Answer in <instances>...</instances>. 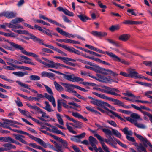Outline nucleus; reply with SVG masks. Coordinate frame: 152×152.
Listing matches in <instances>:
<instances>
[{"label": "nucleus", "instance_id": "45", "mask_svg": "<svg viewBox=\"0 0 152 152\" xmlns=\"http://www.w3.org/2000/svg\"><path fill=\"white\" fill-rule=\"evenodd\" d=\"M102 131L105 133V134H107L106 137H108V136H111V135L112 134V132L111 131L106 128H103V129H102Z\"/></svg>", "mask_w": 152, "mask_h": 152}, {"label": "nucleus", "instance_id": "35", "mask_svg": "<svg viewBox=\"0 0 152 152\" xmlns=\"http://www.w3.org/2000/svg\"><path fill=\"white\" fill-rule=\"evenodd\" d=\"M24 21L25 20L22 18L17 17L12 20L11 21V22L13 24H16Z\"/></svg>", "mask_w": 152, "mask_h": 152}, {"label": "nucleus", "instance_id": "58", "mask_svg": "<svg viewBox=\"0 0 152 152\" xmlns=\"http://www.w3.org/2000/svg\"><path fill=\"white\" fill-rule=\"evenodd\" d=\"M70 139L71 140L76 142H81L80 139L77 135L74 136L73 137L71 138Z\"/></svg>", "mask_w": 152, "mask_h": 152}, {"label": "nucleus", "instance_id": "18", "mask_svg": "<svg viewBox=\"0 0 152 152\" xmlns=\"http://www.w3.org/2000/svg\"><path fill=\"white\" fill-rule=\"evenodd\" d=\"M45 98H47L50 102L52 103V104L54 107H56V102L55 98L53 96V95H50L47 93H44Z\"/></svg>", "mask_w": 152, "mask_h": 152}, {"label": "nucleus", "instance_id": "42", "mask_svg": "<svg viewBox=\"0 0 152 152\" xmlns=\"http://www.w3.org/2000/svg\"><path fill=\"white\" fill-rule=\"evenodd\" d=\"M112 131L113 134L115 136L119 138H121V134L118 130L112 129Z\"/></svg>", "mask_w": 152, "mask_h": 152}, {"label": "nucleus", "instance_id": "31", "mask_svg": "<svg viewBox=\"0 0 152 152\" xmlns=\"http://www.w3.org/2000/svg\"><path fill=\"white\" fill-rule=\"evenodd\" d=\"M12 73L16 76L19 77H23L25 75H28L27 72L21 71L13 72Z\"/></svg>", "mask_w": 152, "mask_h": 152}, {"label": "nucleus", "instance_id": "21", "mask_svg": "<svg viewBox=\"0 0 152 152\" xmlns=\"http://www.w3.org/2000/svg\"><path fill=\"white\" fill-rule=\"evenodd\" d=\"M16 14L12 12H6L2 13V15L8 18H12L16 17Z\"/></svg>", "mask_w": 152, "mask_h": 152}, {"label": "nucleus", "instance_id": "25", "mask_svg": "<svg viewBox=\"0 0 152 152\" xmlns=\"http://www.w3.org/2000/svg\"><path fill=\"white\" fill-rule=\"evenodd\" d=\"M3 146L4 147L6 151H8L12 149H15L16 148L15 146L9 143L4 144L3 145Z\"/></svg>", "mask_w": 152, "mask_h": 152}, {"label": "nucleus", "instance_id": "12", "mask_svg": "<svg viewBox=\"0 0 152 152\" xmlns=\"http://www.w3.org/2000/svg\"><path fill=\"white\" fill-rule=\"evenodd\" d=\"M36 111L38 113L41 114L42 115V117H38V118L41 120L45 121H46V120L44 119L43 118L45 119H48L50 118L49 116L47 115L46 112L43 111L39 107H38Z\"/></svg>", "mask_w": 152, "mask_h": 152}, {"label": "nucleus", "instance_id": "8", "mask_svg": "<svg viewBox=\"0 0 152 152\" xmlns=\"http://www.w3.org/2000/svg\"><path fill=\"white\" fill-rule=\"evenodd\" d=\"M45 65L48 68H54L56 69H61V67H65L64 65L58 63H55L53 61L49 60L46 62Z\"/></svg>", "mask_w": 152, "mask_h": 152}, {"label": "nucleus", "instance_id": "63", "mask_svg": "<svg viewBox=\"0 0 152 152\" xmlns=\"http://www.w3.org/2000/svg\"><path fill=\"white\" fill-rule=\"evenodd\" d=\"M135 23V21L129 20H126L124 21L122 23L123 24L127 25H133Z\"/></svg>", "mask_w": 152, "mask_h": 152}, {"label": "nucleus", "instance_id": "39", "mask_svg": "<svg viewBox=\"0 0 152 152\" xmlns=\"http://www.w3.org/2000/svg\"><path fill=\"white\" fill-rule=\"evenodd\" d=\"M16 83L21 87H22L24 88L29 90H31L30 88L28 86V85L26 84L23 83L21 81L18 80L16 81Z\"/></svg>", "mask_w": 152, "mask_h": 152}, {"label": "nucleus", "instance_id": "49", "mask_svg": "<svg viewBox=\"0 0 152 152\" xmlns=\"http://www.w3.org/2000/svg\"><path fill=\"white\" fill-rule=\"evenodd\" d=\"M66 127H67V129L70 132L73 134H77L76 132L75 131H74L73 130L72 127L70 126L69 125V123H66Z\"/></svg>", "mask_w": 152, "mask_h": 152}, {"label": "nucleus", "instance_id": "52", "mask_svg": "<svg viewBox=\"0 0 152 152\" xmlns=\"http://www.w3.org/2000/svg\"><path fill=\"white\" fill-rule=\"evenodd\" d=\"M44 29H45V31L42 29L41 31L43 33L46 34L49 36H50L51 37H52V35H51V34L52 31L48 29H46L45 28H44Z\"/></svg>", "mask_w": 152, "mask_h": 152}, {"label": "nucleus", "instance_id": "11", "mask_svg": "<svg viewBox=\"0 0 152 152\" xmlns=\"http://www.w3.org/2000/svg\"><path fill=\"white\" fill-rule=\"evenodd\" d=\"M18 59L19 61H21L24 63L32 65H35L34 64L33 62L31 61V59L26 56L20 55L18 57Z\"/></svg>", "mask_w": 152, "mask_h": 152}, {"label": "nucleus", "instance_id": "13", "mask_svg": "<svg viewBox=\"0 0 152 152\" xmlns=\"http://www.w3.org/2000/svg\"><path fill=\"white\" fill-rule=\"evenodd\" d=\"M64 116L68 120L75 123V127L76 128H81L83 126L82 123L75 120L73 118L67 115H65Z\"/></svg>", "mask_w": 152, "mask_h": 152}, {"label": "nucleus", "instance_id": "2", "mask_svg": "<svg viewBox=\"0 0 152 152\" xmlns=\"http://www.w3.org/2000/svg\"><path fill=\"white\" fill-rule=\"evenodd\" d=\"M94 136L96 137L99 140L101 144L103 150L105 151L109 150L108 148L106 145L104 143V142H105L107 144L110 145L112 142L113 143L115 144H116V142L115 141L111 136L108 137L109 139H104L101 136L98 134L97 133H95L94 134Z\"/></svg>", "mask_w": 152, "mask_h": 152}, {"label": "nucleus", "instance_id": "51", "mask_svg": "<svg viewBox=\"0 0 152 152\" xmlns=\"http://www.w3.org/2000/svg\"><path fill=\"white\" fill-rule=\"evenodd\" d=\"M93 94H94V95H96L97 96L104 99H106L107 96H106L105 95H104V94H99L98 93H97L95 92H93Z\"/></svg>", "mask_w": 152, "mask_h": 152}, {"label": "nucleus", "instance_id": "17", "mask_svg": "<svg viewBox=\"0 0 152 152\" xmlns=\"http://www.w3.org/2000/svg\"><path fill=\"white\" fill-rule=\"evenodd\" d=\"M129 77L133 78H138L139 75L134 69H130L128 70Z\"/></svg>", "mask_w": 152, "mask_h": 152}, {"label": "nucleus", "instance_id": "61", "mask_svg": "<svg viewBox=\"0 0 152 152\" xmlns=\"http://www.w3.org/2000/svg\"><path fill=\"white\" fill-rule=\"evenodd\" d=\"M61 102L59 100L57 101V110L58 112H61L62 111Z\"/></svg>", "mask_w": 152, "mask_h": 152}, {"label": "nucleus", "instance_id": "1", "mask_svg": "<svg viewBox=\"0 0 152 152\" xmlns=\"http://www.w3.org/2000/svg\"><path fill=\"white\" fill-rule=\"evenodd\" d=\"M94 136L96 137L99 140L101 144L103 150L105 151L109 150L108 148L106 145L104 143V142H105L107 144L110 145L112 142L113 143L115 144H116V142L115 141L111 136L108 137L109 139H104L101 136L98 134L97 133H95L94 134Z\"/></svg>", "mask_w": 152, "mask_h": 152}, {"label": "nucleus", "instance_id": "30", "mask_svg": "<svg viewBox=\"0 0 152 152\" xmlns=\"http://www.w3.org/2000/svg\"><path fill=\"white\" fill-rule=\"evenodd\" d=\"M44 103L46 105L45 107H43L44 109L49 112H52L54 111V110L51 109V106L48 102L46 101H45Z\"/></svg>", "mask_w": 152, "mask_h": 152}, {"label": "nucleus", "instance_id": "46", "mask_svg": "<svg viewBox=\"0 0 152 152\" xmlns=\"http://www.w3.org/2000/svg\"><path fill=\"white\" fill-rule=\"evenodd\" d=\"M56 115L59 124L61 125H63L64 121L63 119L61 118V115L59 113H57Z\"/></svg>", "mask_w": 152, "mask_h": 152}, {"label": "nucleus", "instance_id": "3", "mask_svg": "<svg viewBox=\"0 0 152 152\" xmlns=\"http://www.w3.org/2000/svg\"><path fill=\"white\" fill-rule=\"evenodd\" d=\"M96 51L104 54H105L106 53L110 57L112 58L114 60L118 62H121L124 64H126V62L125 60H121L120 58L112 52H109L107 51L104 52L100 49H98L97 48L96 49Z\"/></svg>", "mask_w": 152, "mask_h": 152}, {"label": "nucleus", "instance_id": "4", "mask_svg": "<svg viewBox=\"0 0 152 152\" xmlns=\"http://www.w3.org/2000/svg\"><path fill=\"white\" fill-rule=\"evenodd\" d=\"M102 88H104L105 93L119 96H121L118 93H119L120 91L117 88H110L106 86H103Z\"/></svg>", "mask_w": 152, "mask_h": 152}, {"label": "nucleus", "instance_id": "15", "mask_svg": "<svg viewBox=\"0 0 152 152\" xmlns=\"http://www.w3.org/2000/svg\"><path fill=\"white\" fill-rule=\"evenodd\" d=\"M3 124L4 125H6L7 126H12L13 124H16L18 125H22L20 123H19L16 121H12L8 119H5Z\"/></svg>", "mask_w": 152, "mask_h": 152}, {"label": "nucleus", "instance_id": "37", "mask_svg": "<svg viewBox=\"0 0 152 152\" xmlns=\"http://www.w3.org/2000/svg\"><path fill=\"white\" fill-rule=\"evenodd\" d=\"M146 148L144 146H143L141 143H140L137 148L138 152H142V151L144 152H147Z\"/></svg>", "mask_w": 152, "mask_h": 152}, {"label": "nucleus", "instance_id": "14", "mask_svg": "<svg viewBox=\"0 0 152 152\" xmlns=\"http://www.w3.org/2000/svg\"><path fill=\"white\" fill-rule=\"evenodd\" d=\"M20 50L22 53L26 55L31 56L36 58H37L39 57L38 56L34 53L31 52H28L26 51L22 46H21Z\"/></svg>", "mask_w": 152, "mask_h": 152}, {"label": "nucleus", "instance_id": "47", "mask_svg": "<svg viewBox=\"0 0 152 152\" xmlns=\"http://www.w3.org/2000/svg\"><path fill=\"white\" fill-rule=\"evenodd\" d=\"M29 78L32 81H37L40 80V77L36 75H32L29 76Z\"/></svg>", "mask_w": 152, "mask_h": 152}, {"label": "nucleus", "instance_id": "32", "mask_svg": "<svg viewBox=\"0 0 152 152\" xmlns=\"http://www.w3.org/2000/svg\"><path fill=\"white\" fill-rule=\"evenodd\" d=\"M13 131L16 132L17 133H19L21 134H24L27 135L28 136L30 137L32 139L34 140V138H35L36 137L33 136L32 135H31L30 134L26 132H24L20 130H13Z\"/></svg>", "mask_w": 152, "mask_h": 152}, {"label": "nucleus", "instance_id": "9", "mask_svg": "<svg viewBox=\"0 0 152 152\" xmlns=\"http://www.w3.org/2000/svg\"><path fill=\"white\" fill-rule=\"evenodd\" d=\"M104 108L107 110V111H105V112L111 118H114V116H115L121 120H123V118L116 113L109 110L106 107H104Z\"/></svg>", "mask_w": 152, "mask_h": 152}, {"label": "nucleus", "instance_id": "24", "mask_svg": "<svg viewBox=\"0 0 152 152\" xmlns=\"http://www.w3.org/2000/svg\"><path fill=\"white\" fill-rule=\"evenodd\" d=\"M14 24L13 23H12L11 22L10 23H6V26H7L10 28H23V27L20 25L19 24H16V25H14Z\"/></svg>", "mask_w": 152, "mask_h": 152}, {"label": "nucleus", "instance_id": "36", "mask_svg": "<svg viewBox=\"0 0 152 152\" xmlns=\"http://www.w3.org/2000/svg\"><path fill=\"white\" fill-rule=\"evenodd\" d=\"M77 16L80 20L83 22H86L87 20L89 19V18L88 17L83 14H80Z\"/></svg>", "mask_w": 152, "mask_h": 152}, {"label": "nucleus", "instance_id": "44", "mask_svg": "<svg viewBox=\"0 0 152 152\" xmlns=\"http://www.w3.org/2000/svg\"><path fill=\"white\" fill-rule=\"evenodd\" d=\"M106 40L110 43H111L117 47H118L119 45L117 42L115 41L114 40L110 39H107Z\"/></svg>", "mask_w": 152, "mask_h": 152}, {"label": "nucleus", "instance_id": "40", "mask_svg": "<svg viewBox=\"0 0 152 152\" xmlns=\"http://www.w3.org/2000/svg\"><path fill=\"white\" fill-rule=\"evenodd\" d=\"M91 102L98 106H101L102 105V102L100 100H98L96 99H93V100L91 101Z\"/></svg>", "mask_w": 152, "mask_h": 152}, {"label": "nucleus", "instance_id": "60", "mask_svg": "<svg viewBox=\"0 0 152 152\" xmlns=\"http://www.w3.org/2000/svg\"><path fill=\"white\" fill-rule=\"evenodd\" d=\"M26 104L30 108L35 110L36 111L38 109V107L36 105L32 106L30 104L28 103H26Z\"/></svg>", "mask_w": 152, "mask_h": 152}, {"label": "nucleus", "instance_id": "59", "mask_svg": "<svg viewBox=\"0 0 152 152\" xmlns=\"http://www.w3.org/2000/svg\"><path fill=\"white\" fill-rule=\"evenodd\" d=\"M22 34H24L28 35L29 37V38L32 39L33 37H31L34 36V35L31 33H29L28 31L26 30H22Z\"/></svg>", "mask_w": 152, "mask_h": 152}, {"label": "nucleus", "instance_id": "64", "mask_svg": "<svg viewBox=\"0 0 152 152\" xmlns=\"http://www.w3.org/2000/svg\"><path fill=\"white\" fill-rule=\"evenodd\" d=\"M141 111L143 114H144L145 115H147L150 118V120L151 122L152 123V115H151L149 113L145 111H142V110Z\"/></svg>", "mask_w": 152, "mask_h": 152}, {"label": "nucleus", "instance_id": "23", "mask_svg": "<svg viewBox=\"0 0 152 152\" xmlns=\"http://www.w3.org/2000/svg\"><path fill=\"white\" fill-rule=\"evenodd\" d=\"M130 37V35L127 34H123L121 35L118 37V39L123 41H126L129 40Z\"/></svg>", "mask_w": 152, "mask_h": 152}, {"label": "nucleus", "instance_id": "6", "mask_svg": "<svg viewBox=\"0 0 152 152\" xmlns=\"http://www.w3.org/2000/svg\"><path fill=\"white\" fill-rule=\"evenodd\" d=\"M134 134L142 142L145 147H147L148 145L152 149V145L146 138L144 137L135 132L134 133Z\"/></svg>", "mask_w": 152, "mask_h": 152}, {"label": "nucleus", "instance_id": "29", "mask_svg": "<svg viewBox=\"0 0 152 152\" xmlns=\"http://www.w3.org/2000/svg\"><path fill=\"white\" fill-rule=\"evenodd\" d=\"M90 144L92 146H93L97 144V140L92 136H90L88 138Z\"/></svg>", "mask_w": 152, "mask_h": 152}, {"label": "nucleus", "instance_id": "62", "mask_svg": "<svg viewBox=\"0 0 152 152\" xmlns=\"http://www.w3.org/2000/svg\"><path fill=\"white\" fill-rule=\"evenodd\" d=\"M43 84L44 85V87H45V89H46L47 92H48L50 95H53V93L52 92L51 89L48 86Z\"/></svg>", "mask_w": 152, "mask_h": 152}, {"label": "nucleus", "instance_id": "10", "mask_svg": "<svg viewBox=\"0 0 152 152\" xmlns=\"http://www.w3.org/2000/svg\"><path fill=\"white\" fill-rule=\"evenodd\" d=\"M34 140L35 141L38 142L39 144L45 148H46L48 146L50 148L53 150H54L55 148L52 145H50L49 143H45L42 139L36 137L35 138H34Z\"/></svg>", "mask_w": 152, "mask_h": 152}, {"label": "nucleus", "instance_id": "53", "mask_svg": "<svg viewBox=\"0 0 152 152\" xmlns=\"http://www.w3.org/2000/svg\"><path fill=\"white\" fill-rule=\"evenodd\" d=\"M135 125L138 128L144 129L146 128V126L144 124L137 123V121L135 122Z\"/></svg>", "mask_w": 152, "mask_h": 152}, {"label": "nucleus", "instance_id": "19", "mask_svg": "<svg viewBox=\"0 0 152 152\" xmlns=\"http://www.w3.org/2000/svg\"><path fill=\"white\" fill-rule=\"evenodd\" d=\"M64 108L67 109H69V105H72L74 107H77L80 108L81 106L78 105L77 103L74 102H69L68 104H66L64 102H61Z\"/></svg>", "mask_w": 152, "mask_h": 152}, {"label": "nucleus", "instance_id": "20", "mask_svg": "<svg viewBox=\"0 0 152 152\" xmlns=\"http://www.w3.org/2000/svg\"><path fill=\"white\" fill-rule=\"evenodd\" d=\"M61 84L64 86L66 89V91L69 93H71L72 91L73 90V84H70L69 83H61Z\"/></svg>", "mask_w": 152, "mask_h": 152}, {"label": "nucleus", "instance_id": "5", "mask_svg": "<svg viewBox=\"0 0 152 152\" xmlns=\"http://www.w3.org/2000/svg\"><path fill=\"white\" fill-rule=\"evenodd\" d=\"M56 29L58 33L61 34V35H64L67 37L70 38L74 37H76L80 39L83 41L86 40L83 37L80 35H77L75 36V35H73L69 33L64 31L62 29L59 27L56 28Z\"/></svg>", "mask_w": 152, "mask_h": 152}, {"label": "nucleus", "instance_id": "7", "mask_svg": "<svg viewBox=\"0 0 152 152\" xmlns=\"http://www.w3.org/2000/svg\"><path fill=\"white\" fill-rule=\"evenodd\" d=\"M64 78L70 81L74 82H78L84 80L83 78L79 77H78L75 76L74 74L71 75H68L64 74L63 75Z\"/></svg>", "mask_w": 152, "mask_h": 152}, {"label": "nucleus", "instance_id": "26", "mask_svg": "<svg viewBox=\"0 0 152 152\" xmlns=\"http://www.w3.org/2000/svg\"><path fill=\"white\" fill-rule=\"evenodd\" d=\"M5 41L10 44L11 46L17 50H20L21 46H22L20 45L15 43L13 42H10L8 40H6Z\"/></svg>", "mask_w": 152, "mask_h": 152}, {"label": "nucleus", "instance_id": "22", "mask_svg": "<svg viewBox=\"0 0 152 152\" xmlns=\"http://www.w3.org/2000/svg\"><path fill=\"white\" fill-rule=\"evenodd\" d=\"M32 37H33L32 39L35 42H36L40 44H42L48 48H49L50 45H48L44 43L43 40L42 39H40L34 35V36H33Z\"/></svg>", "mask_w": 152, "mask_h": 152}, {"label": "nucleus", "instance_id": "48", "mask_svg": "<svg viewBox=\"0 0 152 152\" xmlns=\"http://www.w3.org/2000/svg\"><path fill=\"white\" fill-rule=\"evenodd\" d=\"M1 35H4L6 37H15L17 36L15 34L11 32L10 33H5L2 32Z\"/></svg>", "mask_w": 152, "mask_h": 152}, {"label": "nucleus", "instance_id": "16", "mask_svg": "<svg viewBox=\"0 0 152 152\" xmlns=\"http://www.w3.org/2000/svg\"><path fill=\"white\" fill-rule=\"evenodd\" d=\"M13 135L15 137V139L19 141L24 144H27V142L23 139V138H25L24 136L16 134H13Z\"/></svg>", "mask_w": 152, "mask_h": 152}, {"label": "nucleus", "instance_id": "43", "mask_svg": "<svg viewBox=\"0 0 152 152\" xmlns=\"http://www.w3.org/2000/svg\"><path fill=\"white\" fill-rule=\"evenodd\" d=\"M120 28V26L118 25H112L109 29L112 32H113L115 30H118Z\"/></svg>", "mask_w": 152, "mask_h": 152}, {"label": "nucleus", "instance_id": "55", "mask_svg": "<svg viewBox=\"0 0 152 152\" xmlns=\"http://www.w3.org/2000/svg\"><path fill=\"white\" fill-rule=\"evenodd\" d=\"M62 11L65 14L70 16H73L74 14L72 12L69 11V10H60Z\"/></svg>", "mask_w": 152, "mask_h": 152}, {"label": "nucleus", "instance_id": "38", "mask_svg": "<svg viewBox=\"0 0 152 152\" xmlns=\"http://www.w3.org/2000/svg\"><path fill=\"white\" fill-rule=\"evenodd\" d=\"M12 138L10 137H0V141L2 142H10Z\"/></svg>", "mask_w": 152, "mask_h": 152}, {"label": "nucleus", "instance_id": "27", "mask_svg": "<svg viewBox=\"0 0 152 152\" xmlns=\"http://www.w3.org/2000/svg\"><path fill=\"white\" fill-rule=\"evenodd\" d=\"M114 104L118 106H121L126 109H129L130 108L129 106L124 104L122 102L117 99H115L114 102Z\"/></svg>", "mask_w": 152, "mask_h": 152}, {"label": "nucleus", "instance_id": "57", "mask_svg": "<svg viewBox=\"0 0 152 152\" xmlns=\"http://www.w3.org/2000/svg\"><path fill=\"white\" fill-rule=\"evenodd\" d=\"M131 116L132 118L138 119L140 120H142V119L141 118L140 116L137 114L135 113H133L131 114Z\"/></svg>", "mask_w": 152, "mask_h": 152}, {"label": "nucleus", "instance_id": "33", "mask_svg": "<svg viewBox=\"0 0 152 152\" xmlns=\"http://www.w3.org/2000/svg\"><path fill=\"white\" fill-rule=\"evenodd\" d=\"M51 127L52 128V132H53L57 134H61L64 136H65V135L64 134L62 133L61 131L58 129L56 127L52 126Z\"/></svg>", "mask_w": 152, "mask_h": 152}, {"label": "nucleus", "instance_id": "54", "mask_svg": "<svg viewBox=\"0 0 152 152\" xmlns=\"http://www.w3.org/2000/svg\"><path fill=\"white\" fill-rule=\"evenodd\" d=\"M56 148H55L54 150L57 152L61 151V152H63L61 146L57 144H56Z\"/></svg>", "mask_w": 152, "mask_h": 152}, {"label": "nucleus", "instance_id": "28", "mask_svg": "<svg viewBox=\"0 0 152 152\" xmlns=\"http://www.w3.org/2000/svg\"><path fill=\"white\" fill-rule=\"evenodd\" d=\"M41 75L42 77H46L49 78L53 77L55 76L54 74L48 72L46 71H43L41 73Z\"/></svg>", "mask_w": 152, "mask_h": 152}, {"label": "nucleus", "instance_id": "56", "mask_svg": "<svg viewBox=\"0 0 152 152\" xmlns=\"http://www.w3.org/2000/svg\"><path fill=\"white\" fill-rule=\"evenodd\" d=\"M84 51L89 53L90 54H92L94 55H95L99 57H101L102 56L101 55L97 54V53L92 51H91L89 50H84Z\"/></svg>", "mask_w": 152, "mask_h": 152}, {"label": "nucleus", "instance_id": "50", "mask_svg": "<svg viewBox=\"0 0 152 152\" xmlns=\"http://www.w3.org/2000/svg\"><path fill=\"white\" fill-rule=\"evenodd\" d=\"M109 69L100 68L99 73L105 75H109Z\"/></svg>", "mask_w": 152, "mask_h": 152}, {"label": "nucleus", "instance_id": "41", "mask_svg": "<svg viewBox=\"0 0 152 152\" xmlns=\"http://www.w3.org/2000/svg\"><path fill=\"white\" fill-rule=\"evenodd\" d=\"M49 48H50L51 49L53 50H54V51H55L58 52V53H59L63 54L64 56H66V54L64 53L63 51H61L60 49H59L58 48H56L54 47L53 46L51 45H50Z\"/></svg>", "mask_w": 152, "mask_h": 152}, {"label": "nucleus", "instance_id": "34", "mask_svg": "<svg viewBox=\"0 0 152 152\" xmlns=\"http://www.w3.org/2000/svg\"><path fill=\"white\" fill-rule=\"evenodd\" d=\"M53 84L55 86V88L59 92L63 91L64 89L63 87L56 81H54Z\"/></svg>", "mask_w": 152, "mask_h": 152}]
</instances>
